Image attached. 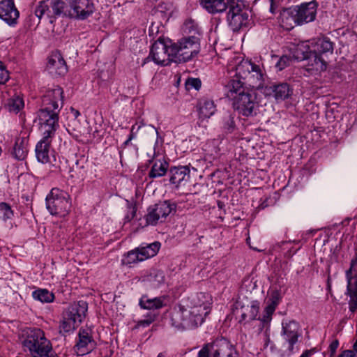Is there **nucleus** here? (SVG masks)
<instances>
[{
    "label": "nucleus",
    "mask_w": 357,
    "mask_h": 357,
    "mask_svg": "<svg viewBox=\"0 0 357 357\" xmlns=\"http://www.w3.org/2000/svg\"><path fill=\"white\" fill-rule=\"evenodd\" d=\"M63 89L58 86L46 91L42 97L41 108L37 112L43 138L36 146V155L42 163L50 162V148L59 128V113L63 105Z\"/></svg>",
    "instance_id": "obj_1"
},
{
    "label": "nucleus",
    "mask_w": 357,
    "mask_h": 357,
    "mask_svg": "<svg viewBox=\"0 0 357 357\" xmlns=\"http://www.w3.org/2000/svg\"><path fill=\"white\" fill-rule=\"evenodd\" d=\"M202 294L192 296L190 301L175 307L171 312V324L178 330L191 329L201 325L208 314V307L204 303H197Z\"/></svg>",
    "instance_id": "obj_2"
},
{
    "label": "nucleus",
    "mask_w": 357,
    "mask_h": 357,
    "mask_svg": "<svg viewBox=\"0 0 357 357\" xmlns=\"http://www.w3.org/2000/svg\"><path fill=\"white\" fill-rule=\"evenodd\" d=\"M227 68L229 72H234L237 77L242 78L253 88L263 85L265 74L259 65L236 56L229 61Z\"/></svg>",
    "instance_id": "obj_3"
},
{
    "label": "nucleus",
    "mask_w": 357,
    "mask_h": 357,
    "mask_svg": "<svg viewBox=\"0 0 357 357\" xmlns=\"http://www.w3.org/2000/svg\"><path fill=\"white\" fill-rule=\"evenodd\" d=\"M318 3L313 0L291 6L282 14V26L291 29L295 26L303 25L315 20Z\"/></svg>",
    "instance_id": "obj_4"
},
{
    "label": "nucleus",
    "mask_w": 357,
    "mask_h": 357,
    "mask_svg": "<svg viewBox=\"0 0 357 357\" xmlns=\"http://www.w3.org/2000/svg\"><path fill=\"white\" fill-rule=\"evenodd\" d=\"M88 304L84 301L70 304L63 312L59 326V333L65 335L73 332L86 316Z\"/></svg>",
    "instance_id": "obj_5"
},
{
    "label": "nucleus",
    "mask_w": 357,
    "mask_h": 357,
    "mask_svg": "<svg viewBox=\"0 0 357 357\" xmlns=\"http://www.w3.org/2000/svg\"><path fill=\"white\" fill-rule=\"evenodd\" d=\"M23 346L26 348L33 357H50L52 347L50 341L40 328L29 329L26 331Z\"/></svg>",
    "instance_id": "obj_6"
},
{
    "label": "nucleus",
    "mask_w": 357,
    "mask_h": 357,
    "mask_svg": "<svg viewBox=\"0 0 357 357\" xmlns=\"http://www.w3.org/2000/svg\"><path fill=\"white\" fill-rule=\"evenodd\" d=\"M45 202L46 208L52 215L64 218L70 211V197L68 192L59 188H52L47 195Z\"/></svg>",
    "instance_id": "obj_7"
},
{
    "label": "nucleus",
    "mask_w": 357,
    "mask_h": 357,
    "mask_svg": "<svg viewBox=\"0 0 357 357\" xmlns=\"http://www.w3.org/2000/svg\"><path fill=\"white\" fill-rule=\"evenodd\" d=\"M227 22L234 31H238L247 28L251 22L250 11L245 8L241 0H234L227 8Z\"/></svg>",
    "instance_id": "obj_8"
},
{
    "label": "nucleus",
    "mask_w": 357,
    "mask_h": 357,
    "mask_svg": "<svg viewBox=\"0 0 357 357\" xmlns=\"http://www.w3.org/2000/svg\"><path fill=\"white\" fill-rule=\"evenodd\" d=\"M200 50L199 39L195 36L183 38L172 43L173 61L175 63L186 62L195 56Z\"/></svg>",
    "instance_id": "obj_9"
},
{
    "label": "nucleus",
    "mask_w": 357,
    "mask_h": 357,
    "mask_svg": "<svg viewBox=\"0 0 357 357\" xmlns=\"http://www.w3.org/2000/svg\"><path fill=\"white\" fill-rule=\"evenodd\" d=\"M151 57V59L158 65L167 66L170 62H174V52L172 51V43L171 41H165L163 39H158L152 45L150 54L144 59L142 65H145Z\"/></svg>",
    "instance_id": "obj_10"
},
{
    "label": "nucleus",
    "mask_w": 357,
    "mask_h": 357,
    "mask_svg": "<svg viewBox=\"0 0 357 357\" xmlns=\"http://www.w3.org/2000/svg\"><path fill=\"white\" fill-rule=\"evenodd\" d=\"M174 209L175 205L171 204L169 201L160 202L149 206L146 215V223L155 225L158 223L164 222Z\"/></svg>",
    "instance_id": "obj_11"
},
{
    "label": "nucleus",
    "mask_w": 357,
    "mask_h": 357,
    "mask_svg": "<svg viewBox=\"0 0 357 357\" xmlns=\"http://www.w3.org/2000/svg\"><path fill=\"white\" fill-rule=\"evenodd\" d=\"M232 101L234 109L239 114L248 117L253 116L256 113L257 102L255 93L248 91Z\"/></svg>",
    "instance_id": "obj_12"
},
{
    "label": "nucleus",
    "mask_w": 357,
    "mask_h": 357,
    "mask_svg": "<svg viewBox=\"0 0 357 357\" xmlns=\"http://www.w3.org/2000/svg\"><path fill=\"white\" fill-rule=\"evenodd\" d=\"M96 346L93 337V331L89 328H81L79 330L74 351L78 356H83L91 352Z\"/></svg>",
    "instance_id": "obj_13"
},
{
    "label": "nucleus",
    "mask_w": 357,
    "mask_h": 357,
    "mask_svg": "<svg viewBox=\"0 0 357 357\" xmlns=\"http://www.w3.org/2000/svg\"><path fill=\"white\" fill-rule=\"evenodd\" d=\"M282 336L289 343L288 349L293 351L294 345L298 342L299 324L294 320H284L282 321Z\"/></svg>",
    "instance_id": "obj_14"
},
{
    "label": "nucleus",
    "mask_w": 357,
    "mask_h": 357,
    "mask_svg": "<svg viewBox=\"0 0 357 357\" xmlns=\"http://www.w3.org/2000/svg\"><path fill=\"white\" fill-rule=\"evenodd\" d=\"M94 9V4L91 0H75L68 16L84 20L93 13Z\"/></svg>",
    "instance_id": "obj_15"
},
{
    "label": "nucleus",
    "mask_w": 357,
    "mask_h": 357,
    "mask_svg": "<svg viewBox=\"0 0 357 357\" xmlns=\"http://www.w3.org/2000/svg\"><path fill=\"white\" fill-rule=\"evenodd\" d=\"M211 357H237L235 349L225 339H218L209 343Z\"/></svg>",
    "instance_id": "obj_16"
},
{
    "label": "nucleus",
    "mask_w": 357,
    "mask_h": 357,
    "mask_svg": "<svg viewBox=\"0 0 357 357\" xmlns=\"http://www.w3.org/2000/svg\"><path fill=\"white\" fill-rule=\"evenodd\" d=\"M19 11L16 8L13 0H2L0 1V18L10 26L17 24Z\"/></svg>",
    "instance_id": "obj_17"
},
{
    "label": "nucleus",
    "mask_w": 357,
    "mask_h": 357,
    "mask_svg": "<svg viewBox=\"0 0 357 357\" xmlns=\"http://www.w3.org/2000/svg\"><path fill=\"white\" fill-rule=\"evenodd\" d=\"M190 173L188 166L172 167L169 169V181L176 187L185 185L190 180Z\"/></svg>",
    "instance_id": "obj_18"
},
{
    "label": "nucleus",
    "mask_w": 357,
    "mask_h": 357,
    "mask_svg": "<svg viewBox=\"0 0 357 357\" xmlns=\"http://www.w3.org/2000/svg\"><path fill=\"white\" fill-rule=\"evenodd\" d=\"M234 77V78L231 79L225 86L226 96L231 100L249 91L245 87V82L242 78H238L235 75Z\"/></svg>",
    "instance_id": "obj_19"
},
{
    "label": "nucleus",
    "mask_w": 357,
    "mask_h": 357,
    "mask_svg": "<svg viewBox=\"0 0 357 357\" xmlns=\"http://www.w3.org/2000/svg\"><path fill=\"white\" fill-rule=\"evenodd\" d=\"M47 67L52 75H63L67 72L66 61L59 52H54L50 55Z\"/></svg>",
    "instance_id": "obj_20"
},
{
    "label": "nucleus",
    "mask_w": 357,
    "mask_h": 357,
    "mask_svg": "<svg viewBox=\"0 0 357 357\" xmlns=\"http://www.w3.org/2000/svg\"><path fill=\"white\" fill-rule=\"evenodd\" d=\"M28 142L27 137H19L16 139L15 146L12 152L13 156L18 160H23L26 157L28 153Z\"/></svg>",
    "instance_id": "obj_21"
},
{
    "label": "nucleus",
    "mask_w": 357,
    "mask_h": 357,
    "mask_svg": "<svg viewBox=\"0 0 357 357\" xmlns=\"http://www.w3.org/2000/svg\"><path fill=\"white\" fill-rule=\"evenodd\" d=\"M347 291H357V255L351 259L350 268L346 271Z\"/></svg>",
    "instance_id": "obj_22"
},
{
    "label": "nucleus",
    "mask_w": 357,
    "mask_h": 357,
    "mask_svg": "<svg viewBox=\"0 0 357 357\" xmlns=\"http://www.w3.org/2000/svg\"><path fill=\"white\" fill-rule=\"evenodd\" d=\"M75 0H51L52 12L56 15H68Z\"/></svg>",
    "instance_id": "obj_23"
},
{
    "label": "nucleus",
    "mask_w": 357,
    "mask_h": 357,
    "mask_svg": "<svg viewBox=\"0 0 357 357\" xmlns=\"http://www.w3.org/2000/svg\"><path fill=\"white\" fill-rule=\"evenodd\" d=\"M271 89L277 101H282L289 98L293 93L292 89L287 83L273 85Z\"/></svg>",
    "instance_id": "obj_24"
},
{
    "label": "nucleus",
    "mask_w": 357,
    "mask_h": 357,
    "mask_svg": "<svg viewBox=\"0 0 357 357\" xmlns=\"http://www.w3.org/2000/svg\"><path fill=\"white\" fill-rule=\"evenodd\" d=\"M143 260L151 258L156 255L160 248V243L155 241L151 243H142L138 248Z\"/></svg>",
    "instance_id": "obj_25"
},
{
    "label": "nucleus",
    "mask_w": 357,
    "mask_h": 357,
    "mask_svg": "<svg viewBox=\"0 0 357 357\" xmlns=\"http://www.w3.org/2000/svg\"><path fill=\"white\" fill-rule=\"evenodd\" d=\"M45 15H46L47 17L50 18V22L51 23L53 22V19L55 16H56L53 13L52 9L50 10L49 8V6L47 4V3L43 1H40L39 4L36 6L34 11V15H31V20L34 21V17H36L38 20L37 23L39 24L42 17L44 16Z\"/></svg>",
    "instance_id": "obj_26"
},
{
    "label": "nucleus",
    "mask_w": 357,
    "mask_h": 357,
    "mask_svg": "<svg viewBox=\"0 0 357 357\" xmlns=\"http://www.w3.org/2000/svg\"><path fill=\"white\" fill-rule=\"evenodd\" d=\"M306 60L308 61L307 66L310 70L321 72L326 69V62L321 58V55L314 52L310 54Z\"/></svg>",
    "instance_id": "obj_27"
},
{
    "label": "nucleus",
    "mask_w": 357,
    "mask_h": 357,
    "mask_svg": "<svg viewBox=\"0 0 357 357\" xmlns=\"http://www.w3.org/2000/svg\"><path fill=\"white\" fill-rule=\"evenodd\" d=\"M162 297L149 298L146 295H143L139 301V305L142 309L156 310L160 309L164 305Z\"/></svg>",
    "instance_id": "obj_28"
},
{
    "label": "nucleus",
    "mask_w": 357,
    "mask_h": 357,
    "mask_svg": "<svg viewBox=\"0 0 357 357\" xmlns=\"http://www.w3.org/2000/svg\"><path fill=\"white\" fill-rule=\"evenodd\" d=\"M215 112V106L213 100L203 99L199 102V115L202 119L210 118Z\"/></svg>",
    "instance_id": "obj_29"
},
{
    "label": "nucleus",
    "mask_w": 357,
    "mask_h": 357,
    "mask_svg": "<svg viewBox=\"0 0 357 357\" xmlns=\"http://www.w3.org/2000/svg\"><path fill=\"white\" fill-rule=\"evenodd\" d=\"M144 280L150 282L153 287L157 288L165 282V274L160 270L152 269L144 276Z\"/></svg>",
    "instance_id": "obj_30"
},
{
    "label": "nucleus",
    "mask_w": 357,
    "mask_h": 357,
    "mask_svg": "<svg viewBox=\"0 0 357 357\" xmlns=\"http://www.w3.org/2000/svg\"><path fill=\"white\" fill-rule=\"evenodd\" d=\"M169 164L165 160H155L149 176L151 178H155L164 176L168 169Z\"/></svg>",
    "instance_id": "obj_31"
},
{
    "label": "nucleus",
    "mask_w": 357,
    "mask_h": 357,
    "mask_svg": "<svg viewBox=\"0 0 357 357\" xmlns=\"http://www.w3.org/2000/svg\"><path fill=\"white\" fill-rule=\"evenodd\" d=\"M333 43L327 38H319L313 45V52L321 55V54L331 52L333 53Z\"/></svg>",
    "instance_id": "obj_32"
},
{
    "label": "nucleus",
    "mask_w": 357,
    "mask_h": 357,
    "mask_svg": "<svg viewBox=\"0 0 357 357\" xmlns=\"http://www.w3.org/2000/svg\"><path fill=\"white\" fill-rule=\"evenodd\" d=\"M312 52L309 41L302 42L297 45L294 56L296 60H305Z\"/></svg>",
    "instance_id": "obj_33"
},
{
    "label": "nucleus",
    "mask_w": 357,
    "mask_h": 357,
    "mask_svg": "<svg viewBox=\"0 0 357 357\" xmlns=\"http://www.w3.org/2000/svg\"><path fill=\"white\" fill-rule=\"evenodd\" d=\"M33 298L41 303H52L54 299V295L46 289H38L32 292Z\"/></svg>",
    "instance_id": "obj_34"
},
{
    "label": "nucleus",
    "mask_w": 357,
    "mask_h": 357,
    "mask_svg": "<svg viewBox=\"0 0 357 357\" xmlns=\"http://www.w3.org/2000/svg\"><path fill=\"white\" fill-rule=\"evenodd\" d=\"M278 303V298H273L271 303L264 308L262 317H259L258 319L264 324H268L271 321L272 314L275 312Z\"/></svg>",
    "instance_id": "obj_35"
},
{
    "label": "nucleus",
    "mask_w": 357,
    "mask_h": 357,
    "mask_svg": "<svg viewBox=\"0 0 357 357\" xmlns=\"http://www.w3.org/2000/svg\"><path fill=\"white\" fill-rule=\"evenodd\" d=\"M144 261L137 248L128 252L122 259V263L126 265L131 264Z\"/></svg>",
    "instance_id": "obj_36"
},
{
    "label": "nucleus",
    "mask_w": 357,
    "mask_h": 357,
    "mask_svg": "<svg viewBox=\"0 0 357 357\" xmlns=\"http://www.w3.org/2000/svg\"><path fill=\"white\" fill-rule=\"evenodd\" d=\"M24 100L19 96H13L8 100L7 103L8 109L10 112L18 113L24 107Z\"/></svg>",
    "instance_id": "obj_37"
},
{
    "label": "nucleus",
    "mask_w": 357,
    "mask_h": 357,
    "mask_svg": "<svg viewBox=\"0 0 357 357\" xmlns=\"http://www.w3.org/2000/svg\"><path fill=\"white\" fill-rule=\"evenodd\" d=\"M14 213L10 206L6 202L0 203V219L6 221L13 217Z\"/></svg>",
    "instance_id": "obj_38"
},
{
    "label": "nucleus",
    "mask_w": 357,
    "mask_h": 357,
    "mask_svg": "<svg viewBox=\"0 0 357 357\" xmlns=\"http://www.w3.org/2000/svg\"><path fill=\"white\" fill-rule=\"evenodd\" d=\"M223 128L227 132H232L235 128L234 117L229 113L223 117Z\"/></svg>",
    "instance_id": "obj_39"
},
{
    "label": "nucleus",
    "mask_w": 357,
    "mask_h": 357,
    "mask_svg": "<svg viewBox=\"0 0 357 357\" xmlns=\"http://www.w3.org/2000/svg\"><path fill=\"white\" fill-rule=\"evenodd\" d=\"M348 292L350 296L349 310L354 312L357 309V291H348Z\"/></svg>",
    "instance_id": "obj_40"
},
{
    "label": "nucleus",
    "mask_w": 357,
    "mask_h": 357,
    "mask_svg": "<svg viewBox=\"0 0 357 357\" xmlns=\"http://www.w3.org/2000/svg\"><path fill=\"white\" fill-rule=\"evenodd\" d=\"M145 319L140 320L137 322L138 326L146 327L149 326L152 322L155 321L156 314L153 313H149Z\"/></svg>",
    "instance_id": "obj_41"
},
{
    "label": "nucleus",
    "mask_w": 357,
    "mask_h": 357,
    "mask_svg": "<svg viewBox=\"0 0 357 357\" xmlns=\"http://www.w3.org/2000/svg\"><path fill=\"white\" fill-rule=\"evenodd\" d=\"M185 86L188 90L195 89L198 90L201 87V81L199 79L190 78L185 82Z\"/></svg>",
    "instance_id": "obj_42"
},
{
    "label": "nucleus",
    "mask_w": 357,
    "mask_h": 357,
    "mask_svg": "<svg viewBox=\"0 0 357 357\" xmlns=\"http://www.w3.org/2000/svg\"><path fill=\"white\" fill-rule=\"evenodd\" d=\"M289 62L290 58L288 56H282L280 58L275 66L279 70H282L289 64Z\"/></svg>",
    "instance_id": "obj_43"
},
{
    "label": "nucleus",
    "mask_w": 357,
    "mask_h": 357,
    "mask_svg": "<svg viewBox=\"0 0 357 357\" xmlns=\"http://www.w3.org/2000/svg\"><path fill=\"white\" fill-rule=\"evenodd\" d=\"M9 79L8 70L3 64L0 62V84H5Z\"/></svg>",
    "instance_id": "obj_44"
},
{
    "label": "nucleus",
    "mask_w": 357,
    "mask_h": 357,
    "mask_svg": "<svg viewBox=\"0 0 357 357\" xmlns=\"http://www.w3.org/2000/svg\"><path fill=\"white\" fill-rule=\"evenodd\" d=\"M209 343L206 344L203 348L198 352L197 357H211V351Z\"/></svg>",
    "instance_id": "obj_45"
},
{
    "label": "nucleus",
    "mask_w": 357,
    "mask_h": 357,
    "mask_svg": "<svg viewBox=\"0 0 357 357\" xmlns=\"http://www.w3.org/2000/svg\"><path fill=\"white\" fill-rule=\"evenodd\" d=\"M136 215V208L135 206H130L128 208L127 213L125 216V220L127 222L132 220Z\"/></svg>",
    "instance_id": "obj_46"
},
{
    "label": "nucleus",
    "mask_w": 357,
    "mask_h": 357,
    "mask_svg": "<svg viewBox=\"0 0 357 357\" xmlns=\"http://www.w3.org/2000/svg\"><path fill=\"white\" fill-rule=\"evenodd\" d=\"M259 312V307L256 305H252L250 310V319L255 320L257 319Z\"/></svg>",
    "instance_id": "obj_47"
},
{
    "label": "nucleus",
    "mask_w": 357,
    "mask_h": 357,
    "mask_svg": "<svg viewBox=\"0 0 357 357\" xmlns=\"http://www.w3.org/2000/svg\"><path fill=\"white\" fill-rule=\"evenodd\" d=\"M338 345L339 342L337 340H335L331 343V344L329 345V349L331 351V356H333L335 353L338 347Z\"/></svg>",
    "instance_id": "obj_48"
},
{
    "label": "nucleus",
    "mask_w": 357,
    "mask_h": 357,
    "mask_svg": "<svg viewBox=\"0 0 357 357\" xmlns=\"http://www.w3.org/2000/svg\"><path fill=\"white\" fill-rule=\"evenodd\" d=\"M355 354L354 351L351 350H345L342 351L338 357H354Z\"/></svg>",
    "instance_id": "obj_49"
},
{
    "label": "nucleus",
    "mask_w": 357,
    "mask_h": 357,
    "mask_svg": "<svg viewBox=\"0 0 357 357\" xmlns=\"http://www.w3.org/2000/svg\"><path fill=\"white\" fill-rule=\"evenodd\" d=\"M194 24L193 22H186L185 24V30L188 29L189 32L190 33L192 31L191 29H192L194 27V24Z\"/></svg>",
    "instance_id": "obj_50"
},
{
    "label": "nucleus",
    "mask_w": 357,
    "mask_h": 357,
    "mask_svg": "<svg viewBox=\"0 0 357 357\" xmlns=\"http://www.w3.org/2000/svg\"><path fill=\"white\" fill-rule=\"evenodd\" d=\"M312 350H306L304 351L300 357H310L312 354Z\"/></svg>",
    "instance_id": "obj_51"
},
{
    "label": "nucleus",
    "mask_w": 357,
    "mask_h": 357,
    "mask_svg": "<svg viewBox=\"0 0 357 357\" xmlns=\"http://www.w3.org/2000/svg\"><path fill=\"white\" fill-rule=\"evenodd\" d=\"M133 128H134V126L132 127L131 128V130H130V135L129 136V140H132V139H134L135 137V135L133 132Z\"/></svg>",
    "instance_id": "obj_52"
},
{
    "label": "nucleus",
    "mask_w": 357,
    "mask_h": 357,
    "mask_svg": "<svg viewBox=\"0 0 357 357\" xmlns=\"http://www.w3.org/2000/svg\"><path fill=\"white\" fill-rule=\"evenodd\" d=\"M72 112L75 116V118H77L78 116H79L80 113L79 112V111L76 110V109H72Z\"/></svg>",
    "instance_id": "obj_53"
},
{
    "label": "nucleus",
    "mask_w": 357,
    "mask_h": 357,
    "mask_svg": "<svg viewBox=\"0 0 357 357\" xmlns=\"http://www.w3.org/2000/svg\"><path fill=\"white\" fill-rule=\"evenodd\" d=\"M353 349H354V351L357 353V340H356V342L354 344Z\"/></svg>",
    "instance_id": "obj_54"
},
{
    "label": "nucleus",
    "mask_w": 357,
    "mask_h": 357,
    "mask_svg": "<svg viewBox=\"0 0 357 357\" xmlns=\"http://www.w3.org/2000/svg\"><path fill=\"white\" fill-rule=\"evenodd\" d=\"M245 318H246V314H245V313H244V312H243V313H242V314H241V320H240V321H244V320L245 319Z\"/></svg>",
    "instance_id": "obj_55"
},
{
    "label": "nucleus",
    "mask_w": 357,
    "mask_h": 357,
    "mask_svg": "<svg viewBox=\"0 0 357 357\" xmlns=\"http://www.w3.org/2000/svg\"><path fill=\"white\" fill-rule=\"evenodd\" d=\"M131 140H129V138L124 142L125 145H128Z\"/></svg>",
    "instance_id": "obj_56"
},
{
    "label": "nucleus",
    "mask_w": 357,
    "mask_h": 357,
    "mask_svg": "<svg viewBox=\"0 0 357 357\" xmlns=\"http://www.w3.org/2000/svg\"><path fill=\"white\" fill-rule=\"evenodd\" d=\"M157 357H165V356L162 353H160Z\"/></svg>",
    "instance_id": "obj_57"
},
{
    "label": "nucleus",
    "mask_w": 357,
    "mask_h": 357,
    "mask_svg": "<svg viewBox=\"0 0 357 357\" xmlns=\"http://www.w3.org/2000/svg\"><path fill=\"white\" fill-rule=\"evenodd\" d=\"M273 0H271V1L273 2Z\"/></svg>",
    "instance_id": "obj_58"
}]
</instances>
